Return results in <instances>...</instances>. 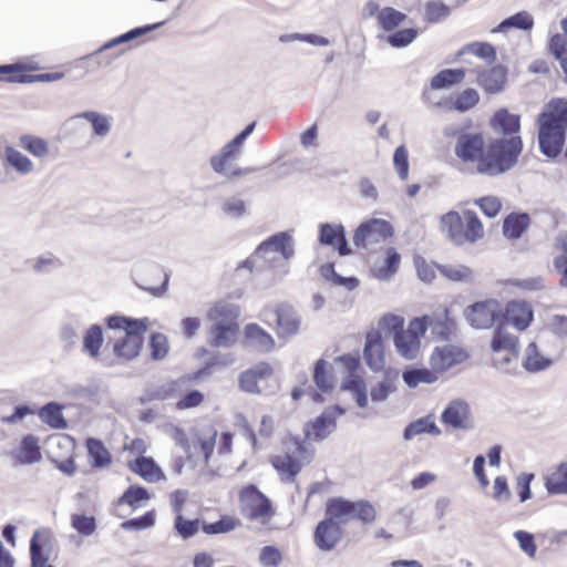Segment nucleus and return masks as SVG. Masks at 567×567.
<instances>
[{
	"label": "nucleus",
	"instance_id": "nucleus-1",
	"mask_svg": "<svg viewBox=\"0 0 567 567\" xmlns=\"http://www.w3.org/2000/svg\"><path fill=\"white\" fill-rule=\"evenodd\" d=\"M524 144L520 136L498 137L486 150L480 133H462L455 143V155L465 163L476 162V172L496 177L514 168L518 163Z\"/></svg>",
	"mask_w": 567,
	"mask_h": 567
},
{
	"label": "nucleus",
	"instance_id": "nucleus-2",
	"mask_svg": "<svg viewBox=\"0 0 567 567\" xmlns=\"http://www.w3.org/2000/svg\"><path fill=\"white\" fill-rule=\"evenodd\" d=\"M538 144L548 158L557 157L564 147L567 134V100L554 99L539 113Z\"/></svg>",
	"mask_w": 567,
	"mask_h": 567
},
{
	"label": "nucleus",
	"instance_id": "nucleus-3",
	"mask_svg": "<svg viewBox=\"0 0 567 567\" xmlns=\"http://www.w3.org/2000/svg\"><path fill=\"white\" fill-rule=\"evenodd\" d=\"M326 514H332L342 524L357 519L368 525L377 518V511L370 502L364 499L350 501L344 497L331 498L327 504Z\"/></svg>",
	"mask_w": 567,
	"mask_h": 567
},
{
	"label": "nucleus",
	"instance_id": "nucleus-4",
	"mask_svg": "<svg viewBox=\"0 0 567 567\" xmlns=\"http://www.w3.org/2000/svg\"><path fill=\"white\" fill-rule=\"evenodd\" d=\"M239 508L241 514L251 520L270 517L274 514L270 499L255 484H248L240 489Z\"/></svg>",
	"mask_w": 567,
	"mask_h": 567
},
{
	"label": "nucleus",
	"instance_id": "nucleus-5",
	"mask_svg": "<svg viewBox=\"0 0 567 567\" xmlns=\"http://www.w3.org/2000/svg\"><path fill=\"white\" fill-rule=\"evenodd\" d=\"M394 234L393 226L385 219L371 218L354 230L353 244L358 248H368L369 245L385 241Z\"/></svg>",
	"mask_w": 567,
	"mask_h": 567
},
{
	"label": "nucleus",
	"instance_id": "nucleus-6",
	"mask_svg": "<svg viewBox=\"0 0 567 567\" xmlns=\"http://www.w3.org/2000/svg\"><path fill=\"white\" fill-rule=\"evenodd\" d=\"M266 254H279L282 261L288 265L295 256V240L290 231L276 233L261 241L248 257V264H251L257 257L265 256Z\"/></svg>",
	"mask_w": 567,
	"mask_h": 567
},
{
	"label": "nucleus",
	"instance_id": "nucleus-7",
	"mask_svg": "<svg viewBox=\"0 0 567 567\" xmlns=\"http://www.w3.org/2000/svg\"><path fill=\"white\" fill-rule=\"evenodd\" d=\"M502 315V306L495 299L474 302L464 310L467 322L476 329L491 328Z\"/></svg>",
	"mask_w": 567,
	"mask_h": 567
},
{
	"label": "nucleus",
	"instance_id": "nucleus-8",
	"mask_svg": "<svg viewBox=\"0 0 567 567\" xmlns=\"http://www.w3.org/2000/svg\"><path fill=\"white\" fill-rule=\"evenodd\" d=\"M342 523L332 514H326V518L320 520L313 532L315 545L321 551H331L341 542L343 537Z\"/></svg>",
	"mask_w": 567,
	"mask_h": 567
},
{
	"label": "nucleus",
	"instance_id": "nucleus-9",
	"mask_svg": "<svg viewBox=\"0 0 567 567\" xmlns=\"http://www.w3.org/2000/svg\"><path fill=\"white\" fill-rule=\"evenodd\" d=\"M318 241L322 246L331 247L340 257L352 254L347 239V231L342 224L322 223L318 226Z\"/></svg>",
	"mask_w": 567,
	"mask_h": 567
},
{
	"label": "nucleus",
	"instance_id": "nucleus-10",
	"mask_svg": "<svg viewBox=\"0 0 567 567\" xmlns=\"http://www.w3.org/2000/svg\"><path fill=\"white\" fill-rule=\"evenodd\" d=\"M346 413V409L334 404L326 409L320 415H318L312 422L307 425L306 436L317 442L327 439L337 427V416H341Z\"/></svg>",
	"mask_w": 567,
	"mask_h": 567
},
{
	"label": "nucleus",
	"instance_id": "nucleus-11",
	"mask_svg": "<svg viewBox=\"0 0 567 567\" xmlns=\"http://www.w3.org/2000/svg\"><path fill=\"white\" fill-rule=\"evenodd\" d=\"M246 268L250 272H265L270 271V284L281 279L289 272V266L282 261L277 254H266L265 256L257 257L251 264H248V258L239 264L238 269Z\"/></svg>",
	"mask_w": 567,
	"mask_h": 567
},
{
	"label": "nucleus",
	"instance_id": "nucleus-12",
	"mask_svg": "<svg viewBox=\"0 0 567 567\" xmlns=\"http://www.w3.org/2000/svg\"><path fill=\"white\" fill-rule=\"evenodd\" d=\"M24 70L20 63L0 65V80L10 83H34V82H54L61 80L64 75L61 72L22 74Z\"/></svg>",
	"mask_w": 567,
	"mask_h": 567
},
{
	"label": "nucleus",
	"instance_id": "nucleus-13",
	"mask_svg": "<svg viewBox=\"0 0 567 567\" xmlns=\"http://www.w3.org/2000/svg\"><path fill=\"white\" fill-rule=\"evenodd\" d=\"M363 359L365 364L373 372H380L384 369V343L379 330H371L367 333L363 348Z\"/></svg>",
	"mask_w": 567,
	"mask_h": 567
},
{
	"label": "nucleus",
	"instance_id": "nucleus-14",
	"mask_svg": "<svg viewBox=\"0 0 567 567\" xmlns=\"http://www.w3.org/2000/svg\"><path fill=\"white\" fill-rule=\"evenodd\" d=\"M275 313L279 338H291L298 334L301 326V316L291 305H278Z\"/></svg>",
	"mask_w": 567,
	"mask_h": 567
},
{
	"label": "nucleus",
	"instance_id": "nucleus-15",
	"mask_svg": "<svg viewBox=\"0 0 567 567\" xmlns=\"http://www.w3.org/2000/svg\"><path fill=\"white\" fill-rule=\"evenodd\" d=\"M444 424L456 430H470V405L461 399L451 401L441 414Z\"/></svg>",
	"mask_w": 567,
	"mask_h": 567
},
{
	"label": "nucleus",
	"instance_id": "nucleus-16",
	"mask_svg": "<svg viewBox=\"0 0 567 567\" xmlns=\"http://www.w3.org/2000/svg\"><path fill=\"white\" fill-rule=\"evenodd\" d=\"M239 334L238 322H214L208 331V343L215 348H231Z\"/></svg>",
	"mask_w": 567,
	"mask_h": 567
},
{
	"label": "nucleus",
	"instance_id": "nucleus-17",
	"mask_svg": "<svg viewBox=\"0 0 567 567\" xmlns=\"http://www.w3.org/2000/svg\"><path fill=\"white\" fill-rule=\"evenodd\" d=\"M534 318L532 306L526 301L512 300L506 305L503 320L518 330H525Z\"/></svg>",
	"mask_w": 567,
	"mask_h": 567
},
{
	"label": "nucleus",
	"instance_id": "nucleus-18",
	"mask_svg": "<svg viewBox=\"0 0 567 567\" xmlns=\"http://www.w3.org/2000/svg\"><path fill=\"white\" fill-rule=\"evenodd\" d=\"M165 22L162 21V22H157V23H152V24H145V25H141V27H136V28H133L109 41H106L103 45H101L96 51H94L93 53L91 54H87L85 56H83L84 60L86 59H92L93 56L104 52V51H107V50H111L113 48H116V47H120L122 44H126V43H130L138 38H142L144 35H146L147 33L158 29L159 27H162Z\"/></svg>",
	"mask_w": 567,
	"mask_h": 567
},
{
	"label": "nucleus",
	"instance_id": "nucleus-19",
	"mask_svg": "<svg viewBox=\"0 0 567 567\" xmlns=\"http://www.w3.org/2000/svg\"><path fill=\"white\" fill-rule=\"evenodd\" d=\"M464 359L463 350L454 346H444L435 348L430 358V364L435 372H444Z\"/></svg>",
	"mask_w": 567,
	"mask_h": 567
},
{
	"label": "nucleus",
	"instance_id": "nucleus-20",
	"mask_svg": "<svg viewBox=\"0 0 567 567\" xmlns=\"http://www.w3.org/2000/svg\"><path fill=\"white\" fill-rule=\"evenodd\" d=\"M493 131L503 137L519 136L520 116L511 113L507 109L497 110L489 121Z\"/></svg>",
	"mask_w": 567,
	"mask_h": 567
},
{
	"label": "nucleus",
	"instance_id": "nucleus-21",
	"mask_svg": "<svg viewBox=\"0 0 567 567\" xmlns=\"http://www.w3.org/2000/svg\"><path fill=\"white\" fill-rule=\"evenodd\" d=\"M12 457L20 465H31L42 458L39 440L33 434H27L21 439L20 447L12 452Z\"/></svg>",
	"mask_w": 567,
	"mask_h": 567
},
{
	"label": "nucleus",
	"instance_id": "nucleus-22",
	"mask_svg": "<svg viewBox=\"0 0 567 567\" xmlns=\"http://www.w3.org/2000/svg\"><path fill=\"white\" fill-rule=\"evenodd\" d=\"M507 71L503 65H495L477 76L478 84L488 94H497L505 87Z\"/></svg>",
	"mask_w": 567,
	"mask_h": 567
},
{
	"label": "nucleus",
	"instance_id": "nucleus-23",
	"mask_svg": "<svg viewBox=\"0 0 567 567\" xmlns=\"http://www.w3.org/2000/svg\"><path fill=\"white\" fill-rule=\"evenodd\" d=\"M441 228L446 233L449 239L456 246H461L466 243V237L464 235V215L461 216L457 212L450 210L442 215Z\"/></svg>",
	"mask_w": 567,
	"mask_h": 567
},
{
	"label": "nucleus",
	"instance_id": "nucleus-24",
	"mask_svg": "<svg viewBox=\"0 0 567 567\" xmlns=\"http://www.w3.org/2000/svg\"><path fill=\"white\" fill-rule=\"evenodd\" d=\"M246 344L260 352H270L275 349L274 338L257 323H248L245 327Z\"/></svg>",
	"mask_w": 567,
	"mask_h": 567
},
{
	"label": "nucleus",
	"instance_id": "nucleus-25",
	"mask_svg": "<svg viewBox=\"0 0 567 567\" xmlns=\"http://www.w3.org/2000/svg\"><path fill=\"white\" fill-rule=\"evenodd\" d=\"M530 217L527 213L508 214L503 221V235L508 239H518L528 229Z\"/></svg>",
	"mask_w": 567,
	"mask_h": 567
},
{
	"label": "nucleus",
	"instance_id": "nucleus-26",
	"mask_svg": "<svg viewBox=\"0 0 567 567\" xmlns=\"http://www.w3.org/2000/svg\"><path fill=\"white\" fill-rule=\"evenodd\" d=\"M130 468L147 482H158L164 473L152 457L138 456L130 463Z\"/></svg>",
	"mask_w": 567,
	"mask_h": 567
},
{
	"label": "nucleus",
	"instance_id": "nucleus-27",
	"mask_svg": "<svg viewBox=\"0 0 567 567\" xmlns=\"http://www.w3.org/2000/svg\"><path fill=\"white\" fill-rule=\"evenodd\" d=\"M442 431L433 421L431 415H426L410 422L403 430V440L411 441L416 435L430 434L432 436L441 435Z\"/></svg>",
	"mask_w": 567,
	"mask_h": 567
},
{
	"label": "nucleus",
	"instance_id": "nucleus-28",
	"mask_svg": "<svg viewBox=\"0 0 567 567\" xmlns=\"http://www.w3.org/2000/svg\"><path fill=\"white\" fill-rule=\"evenodd\" d=\"M534 28V18L527 11H519L513 16H509L502 20L498 25H496L492 32L493 33H504L509 29H517L522 31H530Z\"/></svg>",
	"mask_w": 567,
	"mask_h": 567
},
{
	"label": "nucleus",
	"instance_id": "nucleus-29",
	"mask_svg": "<svg viewBox=\"0 0 567 567\" xmlns=\"http://www.w3.org/2000/svg\"><path fill=\"white\" fill-rule=\"evenodd\" d=\"M545 488L549 495H567V462H561L545 477Z\"/></svg>",
	"mask_w": 567,
	"mask_h": 567
},
{
	"label": "nucleus",
	"instance_id": "nucleus-30",
	"mask_svg": "<svg viewBox=\"0 0 567 567\" xmlns=\"http://www.w3.org/2000/svg\"><path fill=\"white\" fill-rule=\"evenodd\" d=\"M523 368L529 373H537L548 369L553 364V360L540 354L535 342H530L525 351Z\"/></svg>",
	"mask_w": 567,
	"mask_h": 567
},
{
	"label": "nucleus",
	"instance_id": "nucleus-31",
	"mask_svg": "<svg viewBox=\"0 0 567 567\" xmlns=\"http://www.w3.org/2000/svg\"><path fill=\"white\" fill-rule=\"evenodd\" d=\"M4 157L8 166L21 176H27L34 172V163L13 146L7 145L4 147Z\"/></svg>",
	"mask_w": 567,
	"mask_h": 567
},
{
	"label": "nucleus",
	"instance_id": "nucleus-32",
	"mask_svg": "<svg viewBox=\"0 0 567 567\" xmlns=\"http://www.w3.org/2000/svg\"><path fill=\"white\" fill-rule=\"evenodd\" d=\"M39 417L50 427L55 430H64L68 422L62 413V405L56 402H48L39 410Z\"/></svg>",
	"mask_w": 567,
	"mask_h": 567
},
{
	"label": "nucleus",
	"instance_id": "nucleus-33",
	"mask_svg": "<svg viewBox=\"0 0 567 567\" xmlns=\"http://www.w3.org/2000/svg\"><path fill=\"white\" fill-rule=\"evenodd\" d=\"M87 454L91 466L94 468H103L111 464L112 456L103 442L99 439L89 437L86 440Z\"/></svg>",
	"mask_w": 567,
	"mask_h": 567
},
{
	"label": "nucleus",
	"instance_id": "nucleus-34",
	"mask_svg": "<svg viewBox=\"0 0 567 567\" xmlns=\"http://www.w3.org/2000/svg\"><path fill=\"white\" fill-rule=\"evenodd\" d=\"M104 342L103 328L95 323L90 326L84 336L82 351L91 358H96L100 354L101 347Z\"/></svg>",
	"mask_w": 567,
	"mask_h": 567
},
{
	"label": "nucleus",
	"instance_id": "nucleus-35",
	"mask_svg": "<svg viewBox=\"0 0 567 567\" xmlns=\"http://www.w3.org/2000/svg\"><path fill=\"white\" fill-rule=\"evenodd\" d=\"M143 347V338L122 337L114 343L113 352L117 358L124 360L135 359Z\"/></svg>",
	"mask_w": 567,
	"mask_h": 567
},
{
	"label": "nucleus",
	"instance_id": "nucleus-36",
	"mask_svg": "<svg viewBox=\"0 0 567 567\" xmlns=\"http://www.w3.org/2000/svg\"><path fill=\"white\" fill-rule=\"evenodd\" d=\"M402 379L409 388L414 389L420 383L432 384L437 381L439 377L433 369L409 367L403 371Z\"/></svg>",
	"mask_w": 567,
	"mask_h": 567
},
{
	"label": "nucleus",
	"instance_id": "nucleus-37",
	"mask_svg": "<svg viewBox=\"0 0 567 567\" xmlns=\"http://www.w3.org/2000/svg\"><path fill=\"white\" fill-rule=\"evenodd\" d=\"M464 69H444L437 72L432 79L430 86L432 90L449 89L458 84L465 78Z\"/></svg>",
	"mask_w": 567,
	"mask_h": 567
},
{
	"label": "nucleus",
	"instance_id": "nucleus-38",
	"mask_svg": "<svg viewBox=\"0 0 567 567\" xmlns=\"http://www.w3.org/2000/svg\"><path fill=\"white\" fill-rule=\"evenodd\" d=\"M240 316V308L231 302L218 301L207 312V318L210 321H223V322H237L236 320Z\"/></svg>",
	"mask_w": 567,
	"mask_h": 567
},
{
	"label": "nucleus",
	"instance_id": "nucleus-39",
	"mask_svg": "<svg viewBox=\"0 0 567 567\" xmlns=\"http://www.w3.org/2000/svg\"><path fill=\"white\" fill-rule=\"evenodd\" d=\"M19 146L37 158H44L50 153V146L47 140L31 135L22 134L19 136Z\"/></svg>",
	"mask_w": 567,
	"mask_h": 567
},
{
	"label": "nucleus",
	"instance_id": "nucleus-40",
	"mask_svg": "<svg viewBox=\"0 0 567 567\" xmlns=\"http://www.w3.org/2000/svg\"><path fill=\"white\" fill-rule=\"evenodd\" d=\"M76 118H84L92 125L94 135L99 137L106 136L111 131V117L96 111H84L75 115Z\"/></svg>",
	"mask_w": 567,
	"mask_h": 567
},
{
	"label": "nucleus",
	"instance_id": "nucleus-41",
	"mask_svg": "<svg viewBox=\"0 0 567 567\" xmlns=\"http://www.w3.org/2000/svg\"><path fill=\"white\" fill-rule=\"evenodd\" d=\"M401 261L400 254L393 247H389L385 251V258L380 267L373 268V275L380 280H388L394 276L399 269Z\"/></svg>",
	"mask_w": 567,
	"mask_h": 567
},
{
	"label": "nucleus",
	"instance_id": "nucleus-42",
	"mask_svg": "<svg viewBox=\"0 0 567 567\" xmlns=\"http://www.w3.org/2000/svg\"><path fill=\"white\" fill-rule=\"evenodd\" d=\"M493 364L504 373H514L518 367V348L493 352Z\"/></svg>",
	"mask_w": 567,
	"mask_h": 567
},
{
	"label": "nucleus",
	"instance_id": "nucleus-43",
	"mask_svg": "<svg viewBox=\"0 0 567 567\" xmlns=\"http://www.w3.org/2000/svg\"><path fill=\"white\" fill-rule=\"evenodd\" d=\"M406 18L408 17L405 13L392 7H384L380 10L378 14V23L381 29H383L386 32H390L398 28L400 24H402Z\"/></svg>",
	"mask_w": 567,
	"mask_h": 567
},
{
	"label": "nucleus",
	"instance_id": "nucleus-44",
	"mask_svg": "<svg viewBox=\"0 0 567 567\" xmlns=\"http://www.w3.org/2000/svg\"><path fill=\"white\" fill-rule=\"evenodd\" d=\"M464 54H474L481 59H484L488 63L496 60V49L494 45L487 42H472L464 45L458 52L457 58Z\"/></svg>",
	"mask_w": 567,
	"mask_h": 567
},
{
	"label": "nucleus",
	"instance_id": "nucleus-45",
	"mask_svg": "<svg viewBox=\"0 0 567 567\" xmlns=\"http://www.w3.org/2000/svg\"><path fill=\"white\" fill-rule=\"evenodd\" d=\"M271 464L278 472L286 474L289 482H293L302 468L300 461L290 455L276 456Z\"/></svg>",
	"mask_w": 567,
	"mask_h": 567
},
{
	"label": "nucleus",
	"instance_id": "nucleus-46",
	"mask_svg": "<svg viewBox=\"0 0 567 567\" xmlns=\"http://www.w3.org/2000/svg\"><path fill=\"white\" fill-rule=\"evenodd\" d=\"M429 328L443 340H447L455 328L453 319L450 318L449 309L445 308L442 313L435 318L430 317Z\"/></svg>",
	"mask_w": 567,
	"mask_h": 567
},
{
	"label": "nucleus",
	"instance_id": "nucleus-47",
	"mask_svg": "<svg viewBox=\"0 0 567 567\" xmlns=\"http://www.w3.org/2000/svg\"><path fill=\"white\" fill-rule=\"evenodd\" d=\"M199 528L202 529V520L199 518L189 519L182 514H177L174 518V529L184 540L194 537Z\"/></svg>",
	"mask_w": 567,
	"mask_h": 567
},
{
	"label": "nucleus",
	"instance_id": "nucleus-48",
	"mask_svg": "<svg viewBox=\"0 0 567 567\" xmlns=\"http://www.w3.org/2000/svg\"><path fill=\"white\" fill-rule=\"evenodd\" d=\"M238 525L239 520H236L229 515H221L220 518L214 523L202 520V530L206 535L226 534L234 530Z\"/></svg>",
	"mask_w": 567,
	"mask_h": 567
},
{
	"label": "nucleus",
	"instance_id": "nucleus-49",
	"mask_svg": "<svg viewBox=\"0 0 567 567\" xmlns=\"http://www.w3.org/2000/svg\"><path fill=\"white\" fill-rule=\"evenodd\" d=\"M394 346L398 352L408 360H413L417 357L420 341L411 336L404 333H400L394 336Z\"/></svg>",
	"mask_w": 567,
	"mask_h": 567
},
{
	"label": "nucleus",
	"instance_id": "nucleus-50",
	"mask_svg": "<svg viewBox=\"0 0 567 567\" xmlns=\"http://www.w3.org/2000/svg\"><path fill=\"white\" fill-rule=\"evenodd\" d=\"M151 498L150 492L141 485H131L122 496L118 498V504H126L133 509H136L141 503L147 502Z\"/></svg>",
	"mask_w": 567,
	"mask_h": 567
},
{
	"label": "nucleus",
	"instance_id": "nucleus-51",
	"mask_svg": "<svg viewBox=\"0 0 567 567\" xmlns=\"http://www.w3.org/2000/svg\"><path fill=\"white\" fill-rule=\"evenodd\" d=\"M464 235L466 243H475L483 236V225L474 210H464Z\"/></svg>",
	"mask_w": 567,
	"mask_h": 567
},
{
	"label": "nucleus",
	"instance_id": "nucleus-52",
	"mask_svg": "<svg viewBox=\"0 0 567 567\" xmlns=\"http://www.w3.org/2000/svg\"><path fill=\"white\" fill-rule=\"evenodd\" d=\"M71 526L80 536L89 537L95 533L97 522L93 515L75 513L71 515Z\"/></svg>",
	"mask_w": 567,
	"mask_h": 567
},
{
	"label": "nucleus",
	"instance_id": "nucleus-53",
	"mask_svg": "<svg viewBox=\"0 0 567 567\" xmlns=\"http://www.w3.org/2000/svg\"><path fill=\"white\" fill-rule=\"evenodd\" d=\"M436 269L451 281L470 282L472 280V270L463 265H436Z\"/></svg>",
	"mask_w": 567,
	"mask_h": 567
},
{
	"label": "nucleus",
	"instance_id": "nucleus-54",
	"mask_svg": "<svg viewBox=\"0 0 567 567\" xmlns=\"http://www.w3.org/2000/svg\"><path fill=\"white\" fill-rule=\"evenodd\" d=\"M491 348L493 352L518 348V339L513 337L499 326L492 338Z\"/></svg>",
	"mask_w": 567,
	"mask_h": 567
},
{
	"label": "nucleus",
	"instance_id": "nucleus-55",
	"mask_svg": "<svg viewBox=\"0 0 567 567\" xmlns=\"http://www.w3.org/2000/svg\"><path fill=\"white\" fill-rule=\"evenodd\" d=\"M40 530H35L30 539V567H44L49 561L48 554L44 553L43 544L39 540Z\"/></svg>",
	"mask_w": 567,
	"mask_h": 567
},
{
	"label": "nucleus",
	"instance_id": "nucleus-56",
	"mask_svg": "<svg viewBox=\"0 0 567 567\" xmlns=\"http://www.w3.org/2000/svg\"><path fill=\"white\" fill-rule=\"evenodd\" d=\"M419 30L416 28H406L394 31L386 37V42L396 49L405 48L411 44L417 37Z\"/></svg>",
	"mask_w": 567,
	"mask_h": 567
},
{
	"label": "nucleus",
	"instance_id": "nucleus-57",
	"mask_svg": "<svg viewBox=\"0 0 567 567\" xmlns=\"http://www.w3.org/2000/svg\"><path fill=\"white\" fill-rule=\"evenodd\" d=\"M156 513L154 509L147 511L140 517L130 518L121 524L124 530H144L155 525Z\"/></svg>",
	"mask_w": 567,
	"mask_h": 567
},
{
	"label": "nucleus",
	"instance_id": "nucleus-58",
	"mask_svg": "<svg viewBox=\"0 0 567 567\" xmlns=\"http://www.w3.org/2000/svg\"><path fill=\"white\" fill-rule=\"evenodd\" d=\"M480 102V94L475 89H466L461 92L453 102V109L465 113Z\"/></svg>",
	"mask_w": 567,
	"mask_h": 567
},
{
	"label": "nucleus",
	"instance_id": "nucleus-59",
	"mask_svg": "<svg viewBox=\"0 0 567 567\" xmlns=\"http://www.w3.org/2000/svg\"><path fill=\"white\" fill-rule=\"evenodd\" d=\"M313 382L321 392H330L333 388L331 378L327 373V361L319 359L315 363Z\"/></svg>",
	"mask_w": 567,
	"mask_h": 567
},
{
	"label": "nucleus",
	"instance_id": "nucleus-60",
	"mask_svg": "<svg viewBox=\"0 0 567 567\" xmlns=\"http://www.w3.org/2000/svg\"><path fill=\"white\" fill-rule=\"evenodd\" d=\"M151 358L155 361L163 360L169 350L167 337L159 332H153L150 339Z\"/></svg>",
	"mask_w": 567,
	"mask_h": 567
},
{
	"label": "nucleus",
	"instance_id": "nucleus-61",
	"mask_svg": "<svg viewBox=\"0 0 567 567\" xmlns=\"http://www.w3.org/2000/svg\"><path fill=\"white\" fill-rule=\"evenodd\" d=\"M425 19L430 23H437L450 16L451 9L443 2L429 1L425 3Z\"/></svg>",
	"mask_w": 567,
	"mask_h": 567
},
{
	"label": "nucleus",
	"instance_id": "nucleus-62",
	"mask_svg": "<svg viewBox=\"0 0 567 567\" xmlns=\"http://www.w3.org/2000/svg\"><path fill=\"white\" fill-rule=\"evenodd\" d=\"M393 165L399 177L405 181L409 176V153L404 145L395 148L393 154Z\"/></svg>",
	"mask_w": 567,
	"mask_h": 567
},
{
	"label": "nucleus",
	"instance_id": "nucleus-63",
	"mask_svg": "<svg viewBox=\"0 0 567 567\" xmlns=\"http://www.w3.org/2000/svg\"><path fill=\"white\" fill-rule=\"evenodd\" d=\"M281 560V551L276 546H265L260 551L259 561L264 567H278Z\"/></svg>",
	"mask_w": 567,
	"mask_h": 567
},
{
	"label": "nucleus",
	"instance_id": "nucleus-64",
	"mask_svg": "<svg viewBox=\"0 0 567 567\" xmlns=\"http://www.w3.org/2000/svg\"><path fill=\"white\" fill-rule=\"evenodd\" d=\"M221 208L224 214L231 218H240L247 212L246 203L238 197H231L226 199Z\"/></svg>",
	"mask_w": 567,
	"mask_h": 567
}]
</instances>
